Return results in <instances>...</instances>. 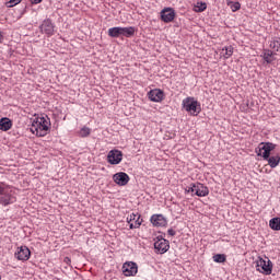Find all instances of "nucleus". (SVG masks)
<instances>
[{
    "label": "nucleus",
    "mask_w": 280,
    "mask_h": 280,
    "mask_svg": "<svg viewBox=\"0 0 280 280\" xmlns=\"http://www.w3.org/2000/svg\"><path fill=\"white\" fill-rule=\"evenodd\" d=\"M271 47L273 49H276L277 51H279L280 54V40H275L272 44H271Z\"/></svg>",
    "instance_id": "cd10ccee"
},
{
    "label": "nucleus",
    "mask_w": 280,
    "mask_h": 280,
    "mask_svg": "<svg viewBox=\"0 0 280 280\" xmlns=\"http://www.w3.org/2000/svg\"><path fill=\"white\" fill-rule=\"evenodd\" d=\"M12 128V120L8 117H3L0 119V130L2 132H8Z\"/></svg>",
    "instance_id": "dca6fc26"
},
{
    "label": "nucleus",
    "mask_w": 280,
    "mask_h": 280,
    "mask_svg": "<svg viewBox=\"0 0 280 280\" xmlns=\"http://www.w3.org/2000/svg\"><path fill=\"white\" fill-rule=\"evenodd\" d=\"M3 40V34L0 32V43Z\"/></svg>",
    "instance_id": "c9c22d12"
},
{
    "label": "nucleus",
    "mask_w": 280,
    "mask_h": 280,
    "mask_svg": "<svg viewBox=\"0 0 280 280\" xmlns=\"http://www.w3.org/2000/svg\"><path fill=\"white\" fill-rule=\"evenodd\" d=\"M124 160V153L119 150H112L107 154V162L110 165H119Z\"/></svg>",
    "instance_id": "0eeeda50"
},
{
    "label": "nucleus",
    "mask_w": 280,
    "mask_h": 280,
    "mask_svg": "<svg viewBox=\"0 0 280 280\" xmlns=\"http://www.w3.org/2000/svg\"><path fill=\"white\" fill-rule=\"evenodd\" d=\"M269 226L272 231H280V218L276 217L269 221Z\"/></svg>",
    "instance_id": "aec40b11"
},
{
    "label": "nucleus",
    "mask_w": 280,
    "mask_h": 280,
    "mask_svg": "<svg viewBox=\"0 0 280 280\" xmlns=\"http://www.w3.org/2000/svg\"><path fill=\"white\" fill-rule=\"evenodd\" d=\"M89 135H91V128L89 127H83L79 132L80 137H89Z\"/></svg>",
    "instance_id": "393cba45"
},
{
    "label": "nucleus",
    "mask_w": 280,
    "mask_h": 280,
    "mask_svg": "<svg viewBox=\"0 0 280 280\" xmlns=\"http://www.w3.org/2000/svg\"><path fill=\"white\" fill-rule=\"evenodd\" d=\"M0 205L3 207H8V205H12V195L5 190L3 187V183H0Z\"/></svg>",
    "instance_id": "9d476101"
},
{
    "label": "nucleus",
    "mask_w": 280,
    "mask_h": 280,
    "mask_svg": "<svg viewBox=\"0 0 280 280\" xmlns=\"http://www.w3.org/2000/svg\"><path fill=\"white\" fill-rule=\"evenodd\" d=\"M108 36L110 38H120L121 36V26H115L108 30Z\"/></svg>",
    "instance_id": "6ab92c4d"
},
{
    "label": "nucleus",
    "mask_w": 280,
    "mask_h": 280,
    "mask_svg": "<svg viewBox=\"0 0 280 280\" xmlns=\"http://www.w3.org/2000/svg\"><path fill=\"white\" fill-rule=\"evenodd\" d=\"M268 165L271 167V170H275V167H277L280 163V155H272L269 156V159L266 160Z\"/></svg>",
    "instance_id": "a211bd4d"
},
{
    "label": "nucleus",
    "mask_w": 280,
    "mask_h": 280,
    "mask_svg": "<svg viewBox=\"0 0 280 280\" xmlns=\"http://www.w3.org/2000/svg\"><path fill=\"white\" fill-rule=\"evenodd\" d=\"M154 248H155L156 253H160V255H165V253H167V250H170V241L161 240L160 242H155Z\"/></svg>",
    "instance_id": "ddd939ff"
},
{
    "label": "nucleus",
    "mask_w": 280,
    "mask_h": 280,
    "mask_svg": "<svg viewBox=\"0 0 280 280\" xmlns=\"http://www.w3.org/2000/svg\"><path fill=\"white\" fill-rule=\"evenodd\" d=\"M63 262H65L66 266H71V258L65 257Z\"/></svg>",
    "instance_id": "2f4dec72"
},
{
    "label": "nucleus",
    "mask_w": 280,
    "mask_h": 280,
    "mask_svg": "<svg viewBox=\"0 0 280 280\" xmlns=\"http://www.w3.org/2000/svg\"><path fill=\"white\" fill-rule=\"evenodd\" d=\"M139 213L135 214V213H131L129 217H127V222L128 224H130V222H137V219L139 218Z\"/></svg>",
    "instance_id": "bb28decb"
},
{
    "label": "nucleus",
    "mask_w": 280,
    "mask_h": 280,
    "mask_svg": "<svg viewBox=\"0 0 280 280\" xmlns=\"http://www.w3.org/2000/svg\"><path fill=\"white\" fill-rule=\"evenodd\" d=\"M148 97L151 102H161L165 100V93L162 90L154 89L149 91Z\"/></svg>",
    "instance_id": "f8f14e48"
},
{
    "label": "nucleus",
    "mask_w": 280,
    "mask_h": 280,
    "mask_svg": "<svg viewBox=\"0 0 280 280\" xmlns=\"http://www.w3.org/2000/svg\"><path fill=\"white\" fill-rule=\"evenodd\" d=\"M277 148V144L272 142H260L255 152L257 156H262L264 161L270 158V152Z\"/></svg>",
    "instance_id": "7ed1b4c3"
},
{
    "label": "nucleus",
    "mask_w": 280,
    "mask_h": 280,
    "mask_svg": "<svg viewBox=\"0 0 280 280\" xmlns=\"http://www.w3.org/2000/svg\"><path fill=\"white\" fill-rule=\"evenodd\" d=\"M213 261H215V264H224V261H226V255L217 254L213 256Z\"/></svg>",
    "instance_id": "4be33fe9"
},
{
    "label": "nucleus",
    "mask_w": 280,
    "mask_h": 280,
    "mask_svg": "<svg viewBox=\"0 0 280 280\" xmlns=\"http://www.w3.org/2000/svg\"><path fill=\"white\" fill-rule=\"evenodd\" d=\"M50 126L49 118L37 117L32 122L31 132L36 135V137H47Z\"/></svg>",
    "instance_id": "f257e3e1"
},
{
    "label": "nucleus",
    "mask_w": 280,
    "mask_h": 280,
    "mask_svg": "<svg viewBox=\"0 0 280 280\" xmlns=\"http://www.w3.org/2000/svg\"><path fill=\"white\" fill-rule=\"evenodd\" d=\"M231 8H232V12H237V10L242 8V4H240V2H234Z\"/></svg>",
    "instance_id": "c85d7f7f"
},
{
    "label": "nucleus",
    "mask_w": 280,
    "mask_h": 280,
    "mask_svg": "<svg viewBox=\"0 0 280 280\" xmlns=\"http://www.w3.org/2000/svg\"><path fill=\"white\" fill-rule=\"evenodd\" d=\"M136 30L133 26L120 27V36H125L126 38H132Z\"/></svg>",
    "instance_id": "f3484780"
},
{
    "label": "nucleus",
    "mask_w": 280,
    "mask_h": 280,
    "mask_svg": "<svg viewBox=\"0 0 280 280\" xmlns=\"http://www.w3.org/2000/svg\"><path fill=\"white\" fill-rule=\"evenodd\" d=\"M15 258H18L19 261H27L30 257H32V252L27 246H21L18 247V250L14 254Z\"/></svg>",
    "instance_id": "6e6552de"
},
{
    "label": "nucleus",
    "mask_w": 280,
    "mask_h": 280,
    "mask_svg": "<svg viewBox=\"0 0 280 280\" xmlns=\"http://www.w3.org/2000/svg\"><path fill=\"white\" fill-rule=\"evenodd\" d=\"M256 268L257 271L261 272L262 275H272V260L269 258L266 260L258 257V260H256Z\"/></svg>",
    "instance_id": "20e7f679"
},
{
    "label": "nucleus",
    "mask_w": 280,
    "mask_h": 280,
    "mask_svg": "<svg viewBox=\"0 0 280 280\" xmlns=\"http://www.w3.org/2000/svg\"><path fill=\"white\" fill-rule=\"evenodd\" d=\"M39 30L42 34H46V36H54L56 33V25L51 22V19H46L43 21L42 25H39Z\"/></svg>",
    "instance_id": "423d86ee"
},
{
    "label": "nucleus",
    "mask_w": 280,
    "mask_h": 280,
    "mask_svg": "<svg viewBox=\"0 0 280 280\" xmlns=\"http://www.w3.org/2000/svg\"><path fill=\"white\" fill-rule=\"evenodd\" d=\"M150 222L153 226H167V219L163 214H153Z\"/></svg>",
    "instance_id": "2eb2a0df"
},
{
    "label": "nucleus",
    "mask_w": 280,
    "mask_h": 280,
    "mask_svg": "<svg viewBox=\"0 0 280 280\" xmlns=\"http://www.w3.org/2000/svg\"><path fill=\"white\" fill-rule=\"evenodd\" d=\"M137 272H139V266L135 261H126L122 265V275L125 277H137Z\"/></svg>",
    "instance_id": "39448f33"
},
{
    "label": "nucleus",
    "mask_w": 280,
    "mask_h": 280,
    "mask_svg": "<svg viewBox=\"0 0 280 280\" xmlns=\"http://www.w3.org/2000/svg\"><path fill=\"white\" fill-rule=\"evenodd\" d=\"M185 192L194 194L195 192L194 184H190V186L186 187Z\"/></svg>",
    "instance_id": "7c9ffc66"
},
{
    "label": "nucleus",
    "mask_w": 280,
    "mask_h": 280,
    "mask_svg": "<svg viewBox=\"0 0 280 280\" xmlns=\"http://www.w3.org/2000/svg\"><path fill=\"white\" fill-rule=\"evenodd\" d=\"M174 19H176V11L172 8H165L161 11V21H163V23H172Z\"/></svg>",
    "instance_id": "9b49d317"
},
{
    "label": "nucleus",
    "mask_w": 280,
    "mask_h": 280,
    "mask_svg": "<svg viewBox=\"0 0 280 280\" xmlns=\"http://www.w3.org/2000/svg\"><path fill=\"white\" fill-rule=\"evenodd\" d=\"M31 3L38 5V3H43V0H31Z\"/></svg>",
    "instance_id": "72a5a7b5"
},
{
    "label": "nucleus",
    "mask_w": 280,
    "mask_h": 280,
    "mask_svg": "<svg viewBox=\"0 0 280 280\" xmlns=\"http://www.w3.org/2000/svg\"><path fill=\"white\" fill-rule=\"evenodd\" d=\"M161 240H165L163 236H158V237H155V242H161Z\"/></svg>",
    "instance_id": "f704fd0d"
},
{
    "label": "nucleus",
    "mask_w": 280,
    "mask_h": 280,
    "mask_svg": "<svg viewBox=\"0 0 280 280\" xmlns=\"http://www.w3.org/2000/svg\"><path fill=\"white\" fill-rule=\"evenodd\" d=\"M207 10V3L198 2L196 5V12H205Z\"/></svg>",
    "instance_id": "a878e982"
},
{
    "label": "nucleus",
    "mask_w": 280,
    "mask_h": 280,
    "mask_svg": "<svg viewBox=\"0 0 280 280\" xmlns=\"http://www.w3.org/2000/svg\"><path fill=\"white\" fill-rule=\"evenodd\" d=\"M23 0H9L8 3H10L9 8H14V5H19Z\"/></svg>",
    "instance_id": "c756f323"
},
{
    "label": "nucleus",
    "mask_w": 280,
    "mask_h": 280,
    "mask_svg": "<svg viewBox=\"0 0 280 280\" xmlns=\"http://www.w3.org/2000/svg\"><path fill=\"white\" fill-rule=\"evenodd\" d=\"M113 180L119 187H126V184L130 183V176L127 173L119 172L113 175Z\"/></svg>",
    "instance_id": "1a4fd4ad"
},
{
    "label": "nucleus",
    "mask_w": 280,
    "mask_h": 280,
    "mask_svg": "<svg viewBox=\"0 0 280 280\" xmlns=\"http://www.w3.org/2000/svg\"><path fill=\"white\" fill-rule=\"evenodd\" d=\"M0 279H1V276H0Z\"/></svg>",
    "instance_id": "e433bc0d"
},
{
    "label": "nucleus",
    "mask_w": 280,
    "mask_h": 280,
    "mask_svg": "<svg viewBox=\"0 0 280 280\" xmlns=\"http://www.w3.org/2000/svg\"><path fill=\"white\" fill-rule=\"evenodd\" d=\"M272 56H273V52L270 50L264 52L262 58L267 62V65H272V61L275 60L272 59Z\"/></svg>",
    "instance_id": "412c9836"
},
{
    "label": "nucleus",
    "mask_w": 280,
    "mask_h": 280,
    "mask_svg": "<svg viewBox=\"0 0 280 280\" xmlns=\"http://www.w3.org/2000/svg\"><path fill=\"white\" fill-rule=\"evenodd\" d=\"M182 106L186 110V113H189V115H192L194 117H198V115H200V112L202 110V108L200 107V103L191 96L184 98Z\"/></svg>",
    "instance_id": "f03ea898"
},
{
    "label": "nucleus",
    "mask_w": 280,
    "mask_h": 280,
    "mask_svg": "<svg viewBox=\"0 0 280 280\" xmlns=\"http://www.w3.org/2000/svg\"><path fill=\"white\" fill-rule=\"evenodd\" d=\"M222 51H225V58H231V56H233V46H225Z\"/></svg>",
    "instance_id": "b1692460"
},
{
    "label": "nucleus",
    "mask_w": 280,
    "mask_h": 280,
    "mask_svg": "<svg viewBox=\"0 0 280 280\" xmlns=\"http://www.w3.org/2000/svg\"><path fill=\"white\" fill-rule=\"evenodd\" d=\"M167 234L171 235V237H174V235H176V231H174V229H168Z\"/></svg>",
    "instance_id": "473e14b6"
},
{
    "label": "nucleus",
    "mask_w": 280,
    "mask_h": 280,
    "mask_svg": "<svg viewBox=\"0 0 280 280\" xmlns=\"http://www.w3.org/2000/svg\"><path fill=\"white\" fill-rule=\"evenodd\" d=\"M143 223V219H141V215H138L136 223L130 222L129 223V229H139V226H141V224Z\"/></svg>",
    "instance_id": "5701e85b"
},
{
    "label": "nucleus",
    "mask_w": 280,
    "mask_h": 280,
    "mask_svg": "<svg viewBox=\"0 0 280 280\" xmlns=\"http://www.w3.org/2000/svg\"><path fill=\"white\" fill-rule=\"evenodd\" d=\"M195 189V196H198L199 198H205L206 196H209V187L205 186L201 183L194 184Z\"/></svg>",
    "instance_id": "4468645a"
}]
</instances>
